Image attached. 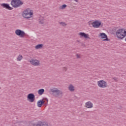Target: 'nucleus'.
<instances>
[{
    "instance_id": "obj_1",
    "label": "nucleus",
    "mask_w": 126,
    "mask_h": 126,
    "mask_svg": "<svg viewBox=\"0 0 126 126\" xmlns=\"http://www.w3.org/2000/svg\"><path fill=\"white\" fill-rule=\"evenodd\" d=\"M116 34L118 39L123 40L126 36V31H125L124 29H120L117 31Z\"/></svg>"
},
{
    "instance_id": "obj_2",
    "label": "nucleus",
    "mask_w": 126,
    "mask_h": 126,
    "mask_svg": "<svg viewBox=\"0 0 126 126\" xmlns=\"http://www.w3.org/2000/svg\"><path fill=\"white\" fill-rule=\"evenodd\" d=\"M23 4V2L20 0H12L11 1V5L14 8L20 7Z\"/></svg>"
},
{
    "instance_id": "obj_3",
    "label": "nucleus",
    "mask_w": 126,
    "mask_h": 126,
    "mask_svg": "<svg viewBox=\"0 0 126 126\" xmlns=\"http://www.w3.org/2000/svg\"><path fill=\"white\" fill-rule=\"evenodd\" d=\"M51 92H52V95L55 96V97H59L60 95H63V92L61 91L57 88H53L50 89Z\"/></svg>"
},
{
    "instance_id": "obj_4",
    "label": "nucleus",
    "mask_w": 126,
    "mask_h": 126,
    "mask_svg": "<svg viewBox=\"0 0 126 126\" xmlns=\"http://www.w3.org/2000/svg\"><path fill=\"white\" fill-rule=\"evenodd\" d=\"M22 15L24 18H26V19H29V18L32 17L33 13L31 12L30 10L26 9L23 11Z\"/></svg>"
},
{
    "instance_id": "obj_5",
    "label": "nucleus",
    "mask_w": 126,
    "mask_h": 126,
    "mask_svg": "<svg viewBox=\"0 0 126 126\" xmlns=\"http://www.w3.org/2000/svg\"><path fill=\"white\" fill-rule=\"evenodd\" d=\"M97 85L100 88H106L107 87V82L103 80L97 82Z\"/></svg>"
},
{
    "instance_id": "obj_6",
    "label": "nucleus",
    "mask_w": 126,
    "mask_h": 126,
    "mask_svg": "<svg viewBox=\"0 0 126 126\" xmlns=\"http://www.w3.org/2000/svg\"><path fill=\"white\" fill-rule=\"evenodd\" d=\"M30 63L34 66H39L40 65V61L37 59H32L30 60Z\"/></svg>"
},
{
    "instance_id": "obj_7",
    "label": "nucleus",
    "mask_w": 126,
    "mask_h": 126,
    "mask_svg": "<svg viewBox=\"0 0 126 126\" xmlns=\"http://www.w3.org/2000/svg\"><path fill=\"white\" fill-rule=\"evenodd\" d=\"M15 34L17 36H20L21 38H23L25 36V32L21 30H17L15 31Z\"/></svg>"
},
{
    "instance_id": "obj_8",
    "label": "nucleus",
    "mask_w": 126,
    "mask_h": 126,
    "mask_svg": "<svg viewBox=\"0 0 126 126\" xmlns=\"http://www.w3.org/2000/svg\"><path fill=\"white\" fill-rule=\"evenodd\" d=\"M1 6L3 7V8H5L6 9H8V10H12L13 9V8L10 7L9 6V4L3 3L0 4Z\"/></svg>"
},
{
    "instance_id": "obj_9",
    "label": "nucleus",
    "mask_w": 126,
    "mask_h": 126,
    "mask_svg": "<svg viewBox=\"0 0 126 126\" xmlns=\"http://www.w3.org/2000/svg\"><path fill=\"white\" fill-rule=\"evenodd\" d=\"M27 98L29 100H30V101L32 103V102H34L35 100V95H34L33 94H29L28 95Z\"/></svg>"
},
{
    "instance_id": "obj_10",
    "label": "nucleus",
    "mask_w": 126,
    "mask_h": 126,
    "mask_svg": "<svg viewBox=\"0 0 126 126\" xmlns=\"http://www.w3.org/2000/svg\"><path fill=\"white\" fill-rule=\"evenodd\" d=\"M92 25H93V27H94V28H99L101 26V22L94 21L92 23Z\"/></svg>"
},
{
    "instance_id": "obj_11",
    "label": "nucleus",
    "mask_w": 126,
    "mask_h": 126,
    "mask_svg": "<svg viewBox=\"0 0 126 126\" xmlns=\"http://www.w3.org/2000/svg\"><path fill=\"white\" fill-rule=\"evenodd\" d=\"M41 104L43 105L44 106H45V107H47L48 106V100L47 98H43L42 99H40Z\"/></svg>"
},
{
    "instance_id": "obj_12",
    "label": "nucleus",
    "mask_w": 126,
    "mask_h": 126,
    "mask_svg": "<svg viewBox=\"0 0 126 126\" xmlns=\"http://www.w3.org/2000/svg\"><path fill=\"white\" fill-rule=\"evenodd\" d=\"M33 126H49L48 124L45 122H38L37 124H33Z\"/></svg>"
},
{
    "instance_id": "obj_13",
    "label": "nucleus",
    "mask_w": 126,
    "mask_h": 126,
    "mask_svg": "<svg viewBox=\"0 0 126 126\" xmlns=\"http://www.w3.org/2000/svg\"><path fill=\"white\" fill-rule=\"evenodd\" d=\"M85 107L87 109H91V108H93V103L91 101H88L85 103Z\"/></svg>"
},
{
    "instance_id": "obj_14",
    "label": "nucleus",
    "mask_w": 126,
    "mask_h": 126,
    "mask_svg": "<svg viewBox=\"0 0 126 126\" xmlns=\"http://www.w3.org/2000/svg\"><path fill=\"white\" fill-rule=\"evenodd\" d=\"M79 35H80L81 37H84L86 39H89V34L88 33H85L84 32H80L79 33Z\"/></svg>"
},
{
    "instance_id": "obj_15",
    "label": "nucleus",
    "mask_w": 126,
    "mask_h": 126,
    "mask_svg": "<svg viewBox=\"0 0 126 126\" xmlns=\"http://www.w3.org/2000/svg\"><path fill=\"white\" fill-rule=\"evenodd\" d=\"M100 37L101 39H105L104 40V41H109L107 34L104 32L100 33Z\"/></svg>"
},
{
    "instance_id": "obj_16",
    "label": "nucleus",
    "mask_w": 126,
    "mask_h": 126,
    "mask_svg": "<svg viewBox=\"0 0 126 126\" xmlns=\"http://www.w3.org/2000/svg\"><path fill=\"white\" fill-rule=\"evenodd\" d=\"M68 90H69V91L71 92H73V91H74V86L70 84L68 87Z\"/></svg>"
},
{
    "instance_id": "obj_17",
    "label": "nucleus",
    "mask_w": 126,
    "mask_h": 126,
    "mask_svg": "<svg viewBox=\"0 0 126 126\" xmlns=\"http://www.w3.org/2000/svg\"><path fill=\"white\" fill-rule=\"evenodd\" d=\"M38 95H43L44 92H45V90L44 89H41L38 91Z\"/></svg>"
},
{
    "instance_id": "obj_18",
    "label": "nucleus",
    "mask_w": 126,
    "mask_h": 126,
    "mask_svg": "<svg viewBox=\"0 0 126 126\" xmlns=\"http://www.w3.org/2000/svg\"><path fill=\"white\" fill-rule=\"evenodd\" d=\"M43 44H38L37 45L35 48V49H36L37 50H38V49H42V48H43Z\"/></svg>"
},
{
    "instance_id": "obj_19",
    "label": "nucleus",
    "mask_w": 126,
    "mask_h": 126,
    "mask_svg": "<svg viewBox=\"0 0 126 126\" xmlns=\"http://www.w3.org/2000/svg\"><path fill=\"white\" fill-rule=\"evenodd\" d=\"M42 105H43V104H42L41 100H38L37 102V107H38L39 108H41V107H42Z\"/></svg>"
},
{
    "instance_id": "obj_20",
    "label": "nucleus",
    "mask_w": 126,
    "mask_h": 126,
    "mask_svg": "<svg viewBox=\"0 0 126 126\" xmlns=\"http://www.w3.org/2000/svg\"><path fill=\"white\" fill-rule=\"evenodd\" d=\"M23 59V56H22V55H19L18 57H17V61H19V62H20V61H21V60H22Z\"/></svg>"
},
{
    "instance_id": "obj_21",
    "label": "nucleus",
    "mask_w": 126,
    "mask_h": 126,
    "mask_svg": "<svg viewBox=\"0 0 126 126\" xmlns=\"http://www.w3.org/2000/svg\"><path fill=\"white\" fill-rule=\"evenodd\" d=\"M38 21H39V23L40 24H44V19H43V18H42V19H39V20H38Z\"/></svg>"
},
{
    "instance_id": "obj_22",
    "label": "nucleus",
    "mask_w": 126,
    "mask_h": 126,
    "mask_svg": "<svg viewBox=\"0 0 126 126\" xmlns=\"http://www.w3.org/2000/svg\"><path fill=\"white\" fill-rule=\"evenodd\" d=\"M60 24H61V25H62V26H66V25H67V24H65V23L63 22H60Z\"/></svg>"
},
{
    "instance_id": "obj_23",
    "label": "nucleus",
    "mask_w": 126,
    "mask_h": 126,
    "mask_svg": "<svg viewBox=\"0 0 126 126\" xmlns=\"http://www.w3.org/2000/svg\"><path fill=\"white\" fill-rule=\"evenodd\" d=\"M66 7V4H63L62 6H61V8L62 9H63Z\"/></svg>"
},
{
    "instance_id": "obj_24",
    "label": "nucleus",
    "mask_w": 126,
    "mask_h": 126,
    "mask_svg": "<svg viewBox=\"0 0 126 126\" xmlns=\"http://www.w3.org/2000/svg\"><path fill=\"white\" fill-rule=\"evenodd\" d=\"M112 80H113V81L117 82L118 81V78H117V77H114L112 78Z\"/></svg>"
},
{
    "instance_id": "obj_25",
    "label": "nucleus",
    "mask_w": 126,
    "mask_h": 126,
    "mask_svg": "<svg viewBox=\"0 0 126 126\" xmlns=\"http://www.w3.org/2000/svg\"><path fill=\"white\" fill-rule=\"evenodd\" d=\"M76 57H77V59H79L80 58V55H79V54H76Z\"/></svg>"
},
{
    "instance_id": "obj_26",
    "label": "nucleus",
    "mask_w": 126,
    "mask_h": 126,
    "mask_svg": "<svg viewBox=\"0 0 126 126\" xmlns=\"http://www.w3.org/2000/svg\"><path fill=\"white\" fill-rule=\"evenodd\" d=\"M63 70H64V71H66V70H67V68L66 67H63Z\"/></svg>"
},
{
    "instance_id": "obj_27",
    "label": "nucleus",
    "mask_w": 126,
    "mask_h": 126,
    "mask_svg": "<svg viewBox=\"0 0 126 126\" xmlns=\"http://www.w3.org/2000/svg\"><path fill=\"white\" fill-rule=\"evenodd\" d=\"M75 0V1H76V2H77V1H78V0Z\"/></svg>"
},
{
    "instance_id": "obj_28",
    "label": "nucleus",
    "mask_w": 126,
    "mask_h": 126,
    "mask_svg": "<svg viewBox=\"0 0 126 126\" xmlns=\"http://www.w3.org/2000/svg\"><path fill=\"white\" fill-rule=\"evenodd\" d=\"M1 89V87H0V90Z\"/></svg>"
}]
</instances>
